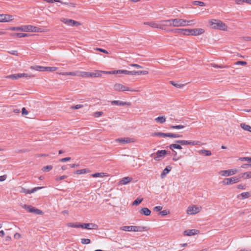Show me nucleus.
Wrapping results in <instances>:
<instances>
[{"label":"nucleus","mask_w":251,"mask_h":251,"mask_svg":"<svg viewBox=\"0 0 251 251\" xmlns=\"http://www.w3.org/2000/svg\"><path fill=\"white\" fill-rule=\"evenodd\" d=\"M114 89L116 91H130L135 92L136 90L133 89L129 87L125 86L121 83H116L114 85Z\"/></svg>","instance_id":"5"},{"label":"nucleus","mask_w":251,"mask_h":251,"mask_svg":"<svg viewBox=\"0 0 251 251\" xmlns=\"http://www.w3.org/2000/svg\"><path fill=\"white\" fill-rule=\"evenodd\" d=\"M61 21L67 25L70 26H78L80 25L79 22L71 19L63 18L61 20Z\"/></svg>","instance_id":"9"},{"label":"nucleus","mask_w":251,"mask_h":251,"mask_svg":"<svg viewBox=\"0 0 251 251\" xmlns=\"http://www.w3.org/2000/svg\"><path fill=\"white\" fill-rule=\"evenodd\" d=\"M193 22L192 20L187 21L182 19H174L168 22H172L173 26L178 27V26H184L189 25V23H191Z\"/></svg>","instance_id":"3"},{"label":"nucleus","mask_w":251,"mask_h":251,"mask_svg":"<svg viewBox=\"0 0 251 251\" xmlns=\"http://www.w3.org/2000/svg\"><path fill=\"white\" fill-rule=\"evenodd\" d=\"M30 27L28 26V25H23L21 26H18V27H10V29L12 31H22L24 32H28L29 28Z\"/></svg>","instance_id":"15"},{"label":"nucleus","mask_w":251,"mask_h":251,"mask_svg":"<svg viewBox=\"0 0 251 251\" xmlns=\"http://www.w3.org/2000/svg\"><path fill=\"white\" fill-rule=\"evenodd\" d=\"M132 180V178L130 177H124L120 181L119 183L122 185H126L127 183L131 182Z\"/></svg>","instance_id":"21"},{"label":"nucleus","mask_w":251,"mask_h":251,"mask_svg":"<svg viewBox=\"0 0 251 251\" xmlns=\"http://www.w3.org/2000/svg\"><path fill=\"white\" fill-rule=\"evenodd\" d=\"M143 201V199L137 198L132 203L133 205H138L139 204Z\"/></svg>","instance_id":"44"},{"label":"nucleus","mask_w":251,"mask_h":251,"mask_svg":"<svg viewBox=\"0 0 251 251\" xmlns=\"http://www.w3.org/2000/svg\"><path fill=\"white\" fill-rule=\"evenodd\" d=\"M89 171L87 169H83L81 170H77L75 172V174H76L77 175H81L85 174L87 172H88Z\"/></svg>","instance_id":"34"},{"label":"nucleus","mask_w":251,"mask_h":251,"mask_svg":"<svg viewBox=\"0 0 251 251\" xmlns=\"http://www.w3.org/2000/svg\"><path fill=\"white\" fill-rule=\"evenodd\" d=\"M26 210L30 213H34L38 215L43 214V212L41 210L32 207L31 206H28Z\"/></svg>","instance_id":"18"},{"label":"nucleus","mask_w":251,"mask_h":251,"mask_svg":"<svg viewBox=\"0 0 251 251\" xmlns=\"http://www.w3.org/2000/svg\"><path fill=\"white\" fill-rule=\"evenodd\" d=\"M241 177L233 176L223 179L222 183L225 185H232L240 181Z\"/></svg>","instance_id":"4"},{"label":"nucleus","mask_w":251,"mask_h":251,"mask_svg":"<svg viewBox=\"0 0 251 251\" xmlns=\"http://www.w3.org/2000/svg\"><path fill=\"white\" fill-rule=\"evenodd\" d=\"M116 73L124 74L128 75H135V71H129L126 70H116Z\"/></svg>","instance_id":"20"},{"label":"nucleus","mask_w":251,"mask_h":251,"mask_svg":"<svg viewBox=\"0 0 251 251\" xmlns=\"http://www.w3.org/2000/svg\"><path fill=\"white\" fill-rule=\"evenodd\" d=\"M200 208L196 205L189 206L187 210V213L189 215L196 214L200 212Z\"/></svg>","instance_id":"10"},{"label":"nucleus","mask_w":251,"mask_h":251,"mask_svg":"<svg viewBox=\"0 0 251 251\" xmlns=\"http://www.w3.org/2000/svg\"><path fill=\"white\" fill-rule=\"evenodd\" d=\"M83 77H89V72H81L80 75H78Z\"/></svg>","instance_id":"46"},{"label":"nucleus","mask_w":251,"mask_h":251,"mask_svg":"<svg viewBox=\"0 0 251 251\" xmlns=\"http://www.w3.org/2000/svg\"><path fill=\"white\" fill-rule=\"evenodd\" d=\"M247 64V62L243 61H237L235 63V64L236 65H246Z\"/></svg>","instance_id":"56"},{"label":"nucleus","mask_w":251,"mask_h":251,"mask_svg":"<svg viewBox=\"0 0 251 251\" xmlns=\"http://www.w3.org/2000/svg\"><path fill=\"white\" fill-rule=\"evenodd\" d=\"M210 26L214 29H220L222 30H226L227 26L222 21L217 20H212L210 22Z\"/></svg>","instance_id":"2"},{"label":"nucleus","mask_w":251,"mask_h":251,"mask_svg":"<svg viewBox=\"0 0 251 251\" xmlns=\"http://www.w3.org/2000/svg\"><path fill=\"white\" fill-rule=\"evenodd\" d=\"M155 121L156 122H159L160 123H164L166 121V118L164 116H159L155 119Z\"/></svg>","instance_id":"33"},{"label":"nucleus","mask_w":251,"mask_h":251,"mask_svg":"<svg viewBox=\"0 0 251 251\" xmlns=\"http://www.w3.org/2000/svg\"><path fill=\"white\" fill-rule=\"evenodd\" d=\"M144 24L149 25L152 28H161L160 25L155 22H145L144 23Z\"/></svg>","instance_id":"22"},{"label":"nucleus","mask_w":251,"mask_h":251,"mask_svg":"<svg viewBox=\"0 0 251 251\" xmlns=\"http://www.w3.org/2000/svg\"><path fill=\"white\" fill-rule=\"evenodd\" d=\"M167 154V152L165 150H159L156 153V156L153 157L155 160H160L161 158L164 156L165 154Z\"/></svg>","instance_id":"14"},{"label":"nucleus","mask_w":251,"mask_h":251,"mask_svg":"<svg viewBox=\"0 0 251 251\" xmlns=\"http://www.w3.org/2000/svg\"><path fill=\"white\" fill-rule=\"evenodd\" d=\"M169 212L167 211L166 210H164L163 211H161L159 213V214L162 216H166L167 215Z\"/></svg>","instance_id":"61"},{"label":"nucleus","mask_w":251,"mask_h":251,"mask_svg":"<svg viewBox=\"0 0 251 251\" xmlns=\"http://www.w3.org/2000/svg\"><path fill=\"white\" fill-rule=\"evenodd\" d=\"M53 167L51 165H47L44 167L42 170L43 171L49 172L52 169Z\"/></svg>","instance_id":"43"},{"label":"nucleus","mask_w":251,"mask_h":251,"mask_svg":"<svg viewBox=\"0 0 251 251\" xmlns=\"http://www.w3.org/2000/svg\"><path fill=\"white\" fill-rule=\"evenodd\" d=\"M251 172H247L240 174L238 176L241 177V178L243 177L245 179H248L251 177Z\"/></svg>","instance_id":"27"},{"label":"nucleus","mask_w":251,"mask_h":251,"mask_svg":"<svg viewBox=\"0 0 251 251\" xmlns=\"http://www.w3.org/2000/svg\"><path fill=\"white\" fill-rule=\"evenodd\" d=\"M80 227L87 229H97L98 226L93 223L80 224Z\"/></svg>","instance_id":"11"},{"label":"nucleus","mask_w":251,"mask_h":251,"mask_svg":"<svg viewBox=\"0 0 251 251\" xmlns=\"http://www.w3.org/2000/svg\"><path fill=\"white\" fill-rule=\"evenodd\" d=\"M211 66L213 68H229L228 66L227 65H218L215 63L211 64Z\"/></svg>","instance_id":"37"},{"label":"nucleus","mask_w":251,"mask_h":251,"mask_svg":"<svg viewBox=\"0 0 251 251\" xmlns=\"http://www.w3.org/2000/svg\"><path fill=\"white\" fill-rule=\"evenodd\" d=\"M117 141L121 143H129L134 142L133 139L130 138H121L117 139Z\"/></svg>","instance_id":"19"},{"label":"nucleus","mask_w":251,"mask_h":251,"mask_svg":"<svg viewBox=\"0 0 251 251\" xmlns=\"http://www.w3.org/2000/svg\"><path fill=\"white\" fill-rule=\"evenodd\" d=\"M176 143L179 144L181 145H200L201 142L198 141H186V140H176L175 141Z\"/></svg>","instance_id":"8"},{"label":"nucleus","mask_w":251,"mask_h":251,"mask_svg":"<svg viewBox=\"0 0 251 251\" xmlns=\"http://www.w3.org/2000/svg\"><path fill=\"white\" fill-rule=\"evenodd\" d=\"M166 134L161 132H154L151 134L152 136H159L161 137H166Z\"/></svg>","instance_id":"32"},{"label":"nucleus","mask_w":251,"mask_h":251,"mask_svg":"<svg viewBox=\"0 0 251 251\" xmlns=\"http://www.w3.org/2000/svg\"><path fill=\"white\" fill-rule=\"evenodd\" d=\"M169 148L171 150H173V149H181L182 147L181 146V145H179V144H171L169 146Z\"/></svg>","instance_id":"31"},{"label":"nucleus","mask_w":251,"mask_h":251,"mask_svg":"<svg viewBox=\"0 0 251 251\" xmlns=\"http://www.w3.org/2000/svg\"><path fill=\"white\" fill-rule=\"evenodd\" d=\"M31 69L38 71L53 72L57 70L55 67H44L41 66H35L31 67Z\"/></svg>","instance_id":"6"},{"label":"nucleus","mask_w":251,"mask_h":251,"mask_svg":"<svg viewBox=\"0 0 251 251\" xmlns=\"http://www.w3.org/2000/svg\"><path fill=\"white\" fill-rule=\"evenodd\" d=\"M14 19L13 16L8 14H0V22H9Z\"/></svg>","instance_id":"12"},{"label":"nucleus","mask_w":251,"mask_h":251,"mask_svg":"<svg viewBox=\"0 0 251 251\" xmlns=\"http://www.w3.org/2000/svg\"><path fill=\"white\" fill-rule=\"evenodd\" d=\"M191 35L197 36L202 34L204 30L202 28H196L190 29Z\"/></svg>","instance_id":"17"},{"label":"nucleus","mask_w":251,"mask_h":251,"mask_svg":"<svg viewBox=\"0 0 251 251\" xmlns=\"http://www.w3.org/2000/svg\"><path fill=\"white\" fill-rule=\"evenodd\" d=\"M70 160H71V157H67L63 158L61 159L60 160V161H61L62 162H66V161H69Z\"/></svg>","instance_id":"63"},{"label":"nucleus","mask_w":251,"mask_h":251,"mask_svg":"<svg viewBox=\"0 0 251 251\" xmlns=\"http://www.w3.org/2000/svg\"><path fill=\"white\" fill-rule=\"evenodd\" d=\"M202 234L200 230L198 229H189L184 231L183 235H195Z\"/></svg>","instance_id":"13"},{"label":"nucleus","mask_w":251,"mask_h":251,"mask_svg":"<svg viewBox=\"0 0 251 251\" xmlns=\"http://www.w3.org/2000/svg\"><path fill=\"white\" fill-rule=\"evenodd\" d=\"M111 103L112 105H117L121 106H125V105L129 106L131 105V103L128 102L122 101L121 100H116L111 101Z\"/></svg>","instance_id":"16"},{"label":"nucleus","mask_w":251,"mask_h":251,"mask_svg":"<svg viewBox=\"0 0 251 251\" xmlns=\"http://www.w3.org/2000/svg\"><path fill=\"white\" fill-rule=\"evenodd\" d=\"M67 177V176L63 175V176H59V177H56L55 178V180L56 181H59V180H61L62 179H64L65 178H66Z\"/></svg>","instance_id":"57"},{"label":"nucleus","mask_w":251,"mask_h":251,"mask_svg":"<svg viewBox=\"0 0 251 251\" xmlns=\"http://www.w3.org/2000/svg\"><path fill=\"white\" fill-rule=\"evenodd\" d=\"M194 5H199L200 6H204L205 4L204 2L201 1L195 0L193 2Z\"/></svg>","instance_id":"38"},{"label":"nucleus","mask_w":251,"mask_h":251,"mask_svg":"<svg viewBox=\"0 0 251 251\" xmlns=\"http://www.w3.org/2000/svg\"><path fill=\"white\" fill-rule=\"evenodd\" d=\"M102 114H103V112L102 111H98V112H96L94 113V116L95 117H99L101 115H102Z\"/></svg>","instance_id":"59"},{"label":"nucleus","mask_w":251,"mask_h":251,"mask_svg":"<svg viewBox=\"0 0 251 251\" xmlns=\"http://www.w3.org/2000/svg\"><path fill=\"white\" fill-rule=\"evenodd\" d=\"M140 213L146 216H149L151 213V211L149 208L144 207L141 209Z\"/></svg>","instance_id":"24"},{"label":"nucleus","mask_w":251,"mask_h":251,"mask_svg":"<svg viewBox=\"0 0 251 251\" xmlns=\"http://www.w3.org/2000/svg\"><path fill=\"white\" fill-rule=\"evenodd\" d=\"M80 225L79 223H69L68 224V226L72 227H80Z\"/></svg>","instance_id":"40"},{"label":"nucleus","mask_w":251,"mask_h":251,"mask_svg":"<svg viewBox=\"0 0 251 251\" xmlns=\"http://www.w3.org/2000/svg\"><path fill=\"white\" fill-rule=\"evenodd\" d=\"M21 192L25 193L26 194H31V193H34L33 192H32V189L28 190V189H24V188L22 189V190L21 191Z\"/></svg>","instance_id":"53"},{"label":"nucleus","mask_w":251,"mask_h":251,"mask_svg":"<svg viewBox=\"0 0 251 251\" xmlns=\"http://www.w3.org/2000/svg\"><path fill=\"white\" fill-rule=\"evenodd\" d=\"M237 188L239 189L245 190L246 189V185L245 184H239L237 186Z\"/></svg>","instance_id":"58"},{"label":"nucleus","mask_w":251,"mask_h":251,"mask_svg":"<svg viewBox=\"0 0 251 251\" xmlns=\"http://www.w3.org/2000/svg\"><path fill=\"white\" fill-rule=\"evenodd\" d=\"M12 36H16L18 38H23L28 36L29 35L26 33H14L11 34Z\"/></svg>","instance_id":"28"},{"label":"nucleus","mask_w":251,"mask_h":251,"mask_svg":"<svg viewBox=\"0 0 251 251\" xmlns=\"http://www.w3.org/2000/svg\"><path fill=\"white\" fill-rule=\"evenodd\" d=\"M57 2L61 3L62 4L67 5H69V6H73V7H75V4H74L73 3H69V2H64V1H62L60 0H59V1H57Z\"/></svg>","instance_id":"48"},{"label":"nucleus","mask_w":251,"mask_h":251,"mask_svg":"<svg viewBox=\"0 0 251 251\" xmlns=\"http://www.w3.org/2000/svg\"><path fill=\"white\" fill-rule=\"evenodd\" d=\"M240 196H241V199H245L251 197V193L249 192L242 193L241 194L237 196V198L239 199Z\"/></svg>","instance_id":"25"},{"label":"nucleus","mask_w":251,"mask_h":251,"mask_svg":"<svg viewBox=\"0 0 251 251\" xmlns=\"http://www.w3.org/2000/svg\"><path fill=\"white\" fill-rule=\"evenodd\" d=\"M170 127L173 129H179L183 128L184 127H185V126L182 125L171 126Z\"/></svg>","instance_id":"47"},{"label":"nucleus","mask_w":251,"mask_h":251,"mask_svg":"<svg viewBox=\"0 0 251 251\" xmlns=\"http://www.w3.org/2000/svg\"><path fill=\"white\" fill-rule=\"evenodd\" d=\"M183 35H191V31L190 29H184V31L182 32Z\"/></svg>","instance_id":"54"},{"label":"nucleus","mask_w":251,"mask_h":251,"mask_svg":"<svg viewBox=\"0 0 251 251\" xmlns=\"http://www.w3.org/2000/svg\"><path fill=\"white\" fill-rule=\"evenodd\" d=\"M3 237H4V238L3 239L4 243L5 244H8V242L11 240V237L10 236H2Z\"/></svg>","instance_id":"50"},{"label":"nucleus","mask_w":251,"mask_h":251,"mask_svg":"<svg viewBox=\"0 0 251 251\" xmlns=\"http://www.w3.org/2000/svg\"><path fill=\"white\" fill-rule=\"evenodd\" d=\"M148 74V72L147 71H135V75H146Z\"/></svg>","instance_id":"41"},{"label":"nucleus","mask_w":251,"mask_h":251,"mask_svg":"<svg viewBox=\"0 0 251 251\" xmlns=\"http://www.w3.org/2000/svg\"><path fill=\"white\" fill-rule=\"evenodd\" d=\"M238 171L236 169H232L227 170H222L219 172V174L223 176H229L237 174Z\"/></svg>","instance_id":"7"},{"label":"nucleus","mask_w":251,"mask_h":251,"mask_svg":"<svg viewBox=\"0 0 251 251\" xmlns=\"http://www.w3.org/2000/svg\"><path fill=\"white\" fill-rule=\"evenodd\" d=\"M95 50H99V51H100V52H103V53H106V54L108 53V52L106 50L102 49H101V48H97L95 49Z\"/></svg>","instance_id":"62"},{"label":"nucleus","mask_w":251,"mask_h":251,"mask_svg":"<svg viewBox=\"0 0 251 251\" xmlns=\"http://www.w3.org/2000/svg\"><path fill=\"white\" fill-rule=\"evenodd\" d=\"M162 209V207L161 206H156L153 208V210L156 212L161 211Z\"/></svg>","instance_id":"60"},{"label":"nucleus","mask_w":251,"mask_h":251,"mask_svg":"<svg viewBox=\"0 0 251 251\" xmlns=\"http://www.w3.org/2000/svg\"><path fill=\"white\" fill-rule=\"evenodd\" d=\"M104 71L96 70L94 72V77H98L101 76V74H103Z\"/></svg>","instance_id":"35"},{"label":"nucleus","mask_w":251,"mask_h":251,"mask_svg":"<svg viewBox=\"0 0 251 251\" xmlns=\"http://www.w3.org/2000/svg\"><path fill=\"white\" fill-rule=\"evenodd\" d=\"M6 77L8 78H11L12 79H17L19 78V75L18 74H14V75H8Z\"/></svg>","instance_id":"39"},{"label":"nucleus","mask_w":251,"mask_h":251,"mask_svg":"<svg viewBox=\"0 0 251 251\" xmlns=\"http://www.w3.org/2000/svg\"><path fill=\"white\" fill-rule=\"evenodd\" d=\"M201 154H203L205 156H210L211 155V152L210 151L206 150H201L199 151Z\"/></svg>","instance_id":"30"},{"label":"nucleus","mask_w":251,"mask_h":251,"mask_svg":"<svg viewBox=\"0 0 251 251\" xmlns=\"http://www.w3.org/2000/svg\"><path fill=\"white\" fill-rule=\"evenodd\" d=\"M172 19L165 20L161 21L162 23H163V25H167V26H173L172 22H168L169 21L172 20Z\"/></svg>","instance_id":"45"},{"label":"nucleus","mask_w":251,"mask_h":251,"mask_svg":"<svg viewBox=\"0 0 251 251\" xmlns=\"http://www.w3.org/2000/svg\"><path fill=\"white\" fill-rule=\"evenodd\" d=\"M107 176L108 175H107V174L104 173H97L95 174H93L91 175V176L93 177H103L104 176Z\"/></svg>","instance_id":"29"},{"label":"nucleus","mask_w":251,"mask_h":251,"mask_svg":"<svg viewBox=\"0 0 251 251\" xmlns=\"http://www.w3.org/2000/svg\"><path fill=\"white\" fill-rule=\"evenodd\" d=\"M120 229L126 231L142 232L147 231L149 228L147 226H122L120 227Z\"/></svg>","instance_id":"1"},{"label":"nucleus","mask_w":251,"mask_h":251,"mask_svg":"<svg viewBox=\"0 0 251 251\" xmlns=\"http://www.w3.org/2000/svg\"><path fill=\"white\" fill-rule=\"evenodd\" d=\"M22 112L23 115H26L28 114V111L25 109V107H23L22 109Z\"/></svg>","instance_id":"64"},{"label":"nucleus","mask_w":251,"mask_h":251,"mask_svg":"<svg viewBox=\"0 0 251 251\" xmlns=\"http://www.w3.org/2000/svg\"><path fill=\"white\" fill-rule=\"evenodd\" d=\"M62 75H78L75 73V72H66V73H63L61 74Z\"/></svg>","instance_id":"52"},{"label":"nucleus","mask_w":251,"mask_h":251,"mask_svg":"<svg viewBox=\"0 0 251 251\" xmlns=\"http://www.w3.org/2000/svg\"><path fill=\"white\" fill-rule=\"evenodd\" d=\"M240 126L245 130L249 131L250 129H251V126L249 125H246L245 123H241L240 124Z\"/></svg>","instance_id":"36"},{"label":"nucleus","mask_w":251,"mask_h":251,"mask_svg":"<svg viewBox=\"0 0 251 251\" xmlns=\"http://www.w3.org/2000/svg\"><path fill=\"white\" fill-rule=\"evenodd\" d=\"M239 160L242 161H251V157H240Z\"/></svg>","instance_id":"51"},{"label":"nucleus","mask_w":251,"mask_h":251,"mask_svg":"<svg viewBox=\"0 0 251 251\" xmlns=\"http://www.w3.org/2000/svg\"><path fill=\"white\" fill-rule=\"evenodd\" d=\"M170 83H171V84L172 85H173V86H174L175 87H176V88H180L184 86L183 84H178V83H176L175 82L173 81H171Z\"/></svg>","instance_id":"42"},{"label":"nucleus","mask_w":251,"mask_h":251,"mask_svg":"<svg viewBox=\"0 0 251 251\" xmlns=\"http://www.w3.org/2000/svg\"><path fill=\"white\" fill-rule=\"evenodd\" d=\"M83 107V105L77 104V105H75V106H72L71 108L72 109H79V108H82Z\"/></svg>","instance_id":"55"},{"label":"nucleus","mask_w":251,"mask_h":251,"mask_svg":"<svg viewBox=\"0 0 251 251\" xmlns=\"http://www.w3.org/2000/svg\"><path fill=\"white\" fill-rule=\"evenodd\" d=\"M172 167L170 166L166 167L163 171L162 173L160 175V177L161 178H164L166 175L168 174L169 172L171 170Z\"/></svg>","instance_id":"23"},{"label":"nucleus","mask_w":251,"mask_h":251,"mask_svg":"<svg viewBox=\"0 0 251 251\" xmlns=\"http://www.w3.org/2000/svg\"><path fill=\"white\" fill-rule=\"evenodd\" d=\"M81 242L83 244H88L90 243V240L88 238H83L81 239Z\"/></svg>","instance_id":"49"},{"label":"nucleus","mask_w":251,"mask_h":251,"mask_svg":"<svg viewBox=\"0 0 251 251\" xmlns=\"http://www.w3.org/2000/svg\"><path fill=\"white\" fill-rule=\"evenodd\" d=\"M28 26L30 27L29 28L28 32H42L41 28H40L39 27L34 26L31 25H28Z\"/></svg>","instance_id":"26"}]
</instances>
